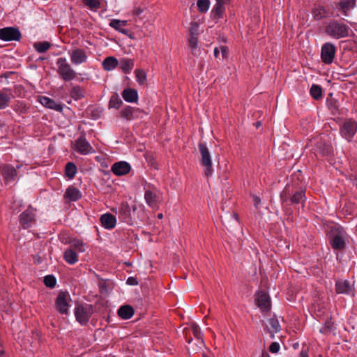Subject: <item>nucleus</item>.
<instances>
[{
  "label": "nucleus",
  "mask_w": 357,
  "mask_h": 357,
  "mask_svg": "<svg viewBox=\"0 0 357 357\" xmlns=\"http://www.w3.org/2000/svg\"><path fill=\"white\" fill-rule=\"evenodd\" d=\"M119 218L128 225L137 224L145 218L144 208L136 204L130 206L127 203H122L119 208Z\"/></svg>",
  "instance_id": "obj_1"
},
{
  "label": "nucleus",
  "mask_w": 357,
  "mask_h": 357,
  "mask_svg": "<svg viewBox=\"0 0 357 357\" xmlns=\"http://www.w3.org/2000/svg\"><path fill=\"white\" fill-rule=\"evenodd\" d=\"M324 31L326 34L335 39H340L349 37L351 29L350 27L339 21L331 20L324 26Z\"/></svg>",
  "instance_id": "obj_2"
},
{
  "label": "nucleus",
  "mask_w": 357,
  "mask_h": 357,
  "mask_svg": "<svg viewBox=\"0 0 357 357\" xmlns=\"http://www.w3.org/2000/svg\"><path fill=\"white\" fill-rule=\"evenodd\" d=\"M280 198L282 202L287 205L301 204L302 206L306 200L305 190L302 189L294 190L289 185H286L280 195Z\"/></svg>",
  "instance_id": "obj_3"
},
{
  "label": "nucleus",
  "mask_w": 357,
  "mask_h": 357,
  "mask_svg": "<svg viewBox=\"0 0 357 357\" xmlns=\"http://www.w3.org/2000/svg\"><path fill=\"white\" fill-rule=\"evenodd\" d=\"M328 238L331 245H346L351 243V238L346 231L340 227H333L328 233Z\"/></svg>",
  "instance_id": "obj_4"
},
{
  "label": "nucleus",
  "mask_w": 357,
  "mask_h": 357,
  "mask_svg": "<svg viewBox=\"0 0 357 357\" xmlns=\"http://www.w3.org/2000/svg\"><path fill=\"white\" fill-rule=\"evenodd\" d=\"M56 66L58 67V74L65 82H69L76 77L75 71L72 68L66 58H59L56 61Z\"/></svg>",
  "instance_id": "obj_5"
},
{
  "label": "nucleus",
  "mask_w": 357,
  "mask_h": 357,
  "mask_svg": "<svg viewBox=\"0 0 357 357\" xmlns=\"http://www.w3.org/2000/svg\"><path fill=\"white\" fill-rule=\"evenodd\" d=\"M198 146L201 154V164L205 167L204 174L206 176L208 177L213 172L212 161L209 150L203 143H199Z\"/></svg>",
  "instance_id": "obj_6"
},
{
  "label": "nucleus",
  "mask_w": 357,
  "mask_h": 357,
  "mask_svg": "<svg viewBox=\"0 0 357 357\" xmlns=\"http://www.w3.org/2000/svg\"><path fill=\"white\" fill-rule=\"evenodd\" d=\"M22 37L21 33L17 27H5L0 29V39L5 41H18Z\"/></svg>",
  "instance_id": "obj_7"
},
{
  "label": "nucleus",
  "mask_w": 357,
  "mask_h": 357,
  "mask_svg": "<svg viewBox=\"0 0 357 357\" xmlns=\"http://www.w3.org/2000/svg\"><path fill=\"white\" fill-rule=\"evenodd\" d=\"M336 52L335 46L331 43H326L321 50V59L326 64L333 63Z\"/></svg>",
  "instance_id": "obj_8"
},
{
  "label": "nucleus",
  "mask_w": 357,
  "mask_h": 357,
  "mask_svg": "<svg viewBox=\"0 0 357 357\" xmlns=\"http://www.w3.org/2000/svg\"><path fill=\"white\" fill-rule=\"evenodd\" d=\"M70 300L68 292L61 291L56 299V308L63 314H67L68 312V302Z\"/></svg>",
  "instance_id": "obj_9"
},
{
  "label": "nucleus",
  "mask_w": 357,
  "mask_h": 357,
  "mask_svg": "<svg viewBox=\"0 0 357 357\" xmlns=\"http://www.w3.org/2000/svg\"><path fill=\"white\" fill-rule=\"evenodd\" d=\"M357 130V123L351 119L347 120L341 128V134L347 139H351Z\"/></svg>",
  "instance_id": "obj_10"
},
{
  "label": "nucleus",
  "mask_w": 357,
  "mask_h": 357,
  "mask_svg": "<svg viewBox=\"0 0 357 357\" xmlns=\"http://www.w3.org/2000/svg\"><path fill=\"white\" fill-rule=\"evenodd\" d=\"M34 211L31 207H29L20 215V224L23 229H27L34 222Z\"/></svg>",
  "instance_id": "obj_11"
},
{
  "label": "nucleus",
  "mask_w": 357,
  "mask_h": 357,
  "mask_svg": "<svg viewBox=\"0 0 357 357\" xmlns=\"http://www.w3.org/2000/svg\"><path fill=\"white\" fill-rule=\"evenodd\" d=\"M255 301L257 306L262 311H269L271 308V303L269 296L264 292L259 291L255 294Z\"/></svg>",
  "instance_id": "obj_12"
},
{
  "label": "nucleus",
  "mask_w": 357,
  "mask_h": 357,
  "mask_svg": "<svg viewBox=\"0 0 357 357\" xmlns=\"http://www.w3.org/2000/svg\"><path fill=\"white\" fill-rule=\"evenodd\" d=\"M130 165L125 161H119L114 163L112 166V172L116 176L127 174L130 171Z\"/></svg>",
  "instance_id": "obj_13"
},
{
  "label": "nucleus",
  "mask_w": 357,
  "mask_h": 357,
  "mask_svg": "<svg viewBox=\"0 0 357 357\" xmlns=\"http://www.w3.org/2000/svg\"><path fill=\"white\" fill-rule=\"evenodd\" d=\"M0 172L6 182L14 181L17 176V170L10 165H2L0 167Z\"/></svg>",
  "instance_id": "obj_14"
},
{
  "label": "nucleus",
  "mask_w": 357,
  "mask_h": 357,
  "mask_svg": "<svg viewBox=\"0 0 357 357\" xmlns=\"http://www.w3.org/2000/svg\"><path fill=\"white\" fill-rule=\"evenodd\" d=\"M216 3L212 9L211 11V17L213 20L216 21L222 18L223 17V14L225 12L224 3L225 1H229V0H215Z\"/></svg>",
  "instance_id": "obj_15"
},
{
  "label": "nucleus",
  "mask_w": 357,
  "mask_h": 357,
  "mask_svg": "<svg viewBox=\"0 0 357 357\" xmlns=\"http://www.w3.org/2000/svg\"><path fill=\"white\" fill-rule=\"evenodd\" d=\"M335 289L337 294L354 295L353 284L347 280H340L336 282Z\"/></svg>",
  "instance_id": "obj_16"
},
{
  "label": "nucleus",
  "mask_w": 357,
  "mask_h": 357,
  "mask_svg": "<svg viewBox=\"0 0 357 357\" xmlns=\"http://www.w3.org/2000/svg\"><path fill=\"white\" fill-rule=\"evenodd\" d=\"M12 98H13V95L10 89L3 88L0 90V109L7 107Z\"/></svg>",
  "instance_id": "obj_17"
},
{
  "label": "nucleus",
  "mask_w": 357,
  "mask_h": 357,
  "mask_svg": "<svg viewBox=\"0 0 357 357\" xmlns=\"http://www.w3.org/2000/svg\"><path fill=\"white\" fill-rule=\"evenodd\" d=\"M339 10L345 16H348L349 11L356 6V0H340L337 3Z\"/></svg>",
  "instance_id": "obj_18"
},
{
  "label": "nucleus",
  "mask_w": 357,
  "mask_h": 357,
  "mask_svg": "<svg viewBox=\"0 0 357 357\" xmlns=\"http://www.w3.org/2000/svg\"><path fill=\"white\" fill-rule=\"evenodd\" d=\"M71 61L75 64H80L87 59V54L83 50L77 49L70 54Z\"/></svg>",
  "instance_id": "obj_19"
},
{
  "label": "nucleus",
  "mask_w": 357,
  "mask_h": 357,
  "mask_svg": "<svg viewBox=\"0 0 357 357\" xmlns=\"http://www.w3.org/2000/svg\"><path fill=\"white\" fill-rule=\"evenodd\" d=\"M100 220L102 223V225L108 229L114 228L116 223V217L111 213H105L102 215Z\"/></svg>",
  "instance_id": "obj_20"
},
{
  "label": "nucleus",
  "mask_w": 357,
  "mask_h": 357,
  "mask_svg": "<svg viewBox=\"0 0 357 357\" xmlns=\"http://www.w3.org/2000/svg\"><path fill=\"white\" fill-rule=\"evenodd\" d=\"M39 101L47 108L52 109L59 112H61L63 109L61 105L56 103L54 100L46 96H40L39 98Z\"/></svg>",
  "instance_id": "obj_21"
},
{
  "label": "nucleus",
  "mask_w": 357,
  "mask_h": 357,
  "mask_svg": "<svg viewBox=\"0 0 357 357\" xmlns=\"http://www.w3.org/2000/svg\"><path fill=\"white\" fill-rule=\"evenodd\" d=\"M121 96L125 101L128 102H135L138 99V93L135 89L128 88L124 89Z\"/></svg>",
  "instance_id": "obj_22"
},
{
  "label": "nucleus",
  "mask_w": 357,
  "mask_h": 357,
  "mask_svg": "<svg viewBox=\"0 0 357 357\" xmlns=\"http://www.w3.org/2000/svg\"><path fill=\"white\" fill-rule=\"evenodd\" d=\"M88 148H89V144L86 141L84 136H80L76 141H75V149L77 151L82 153V154H87L88 153Z\"/></svg>",
  "instance_id": "obj_23"
},
{
  "label": "nucleus",
  "mask_w": 357,
  "mask_h": 357,
  "mask_svg": "<svg viewBox=\"0 0 357 357\" xmlns=\"http://www.w3.org/2000/svg\"><path fill=\"white\" fill-rule=\"evenodd\" d=\"M61 242L63 244H69L70 245H82L83 242L77 238H73L68 233H61L59 235Z\"/></svg>",
  "instance_id": "obj_24"
},
{
  "label": "nucleus",
  "mask_w": 357,
  "mask_h": 357,
  "mask_svg": "<svg viewBox=\"0 0 357 357\" xmlns=\"http://www.w3.org/2000/svg\"><path fill=\"white\" fill-rule=\"evenodd\" d=\"M126 25L127 21L119 20L116 19H113L109 22L110 26L119 31V32L128 36L129 33V31L128 29H123V26Z\"/></svg>",
  "instance_id": "obj_25"
},
{
  "label": "nucleus",
  "mask_w": 357,
  "mask_h": 357,
  "mask_svg": "<svg viewBox=\"0 0 357 357\" xmlns=\"http://www.w3.org/2000/svg\"><path fill=\"white\" fill-rule=\"evenodd\" d=\"M119 64V61L114 56H108L102 63V68L106 71H111L115 69Z\"/></svg>",
  "instance_id": "obj_26"
},
{
  "label": "nucleus",
  "mask_w": 357,
  "mask_h": 357,
  "mask_svg": "<svg viewBox=\"0 0 357 357\" xmlns=\"http://www.w3.org/2000/svg\"><path fill=\"white\" fill-rule=\"evenodd\" d=\"M75 317L77 320L82 325H85L88 321L87 311L82 306H78L75 309Z\"/></svg>",
  "instance_id": "obj_27"
},
{
  "label": "nucleus",
  "mask_w": 357,
  "mask_h": 357,
  "mask_svg": "<svg viewBox=\"0 0 357 357\" xmlns=\"http://www.w3.org/2000/svg\"><path fill=\"white\" fill-rule=\"evenodd\" d=\"M316 151L321 155H328L331 153L332 147L326 142L320 141L317 144Z\"/></svg>",
  "instance_id": "obj_28"
},
{
  "label": "nucleus",
  "mask_w": 357,
  "mask_h": 357,
  "mask_svg": "<svg viewBox=\"0 0 357 357\" xmlns=\"http://www.w3.org/2000/svg\"><path fill=\"white\" fill-rule=\"evenodd\" d=\"M133 314L134 309L128 305H123L118 310V315L123 319H130Z\"/></svg>",
  "instance_id": "obj_29"
},
{
  "label": "nucleus",
  "mask_w": 357,
  "mask_h": 357,
  "mask_svg": "<svg viewBox=\"0 0 357 357\" xmlns=\"http://www.w3.org/2000/svg\"><path fill=\"white\" fill-rule=\"evenodd\" d=\"M269 326H266L268 333L271 334L272 338L274 337V333H278L280 331V325L278 320L275 318H271L268 319Z\"/></svg>",
  "instance_id": "obj_30"
},
{
  "label": "nucleus",
  "mask_w": 357,
  "mask_h": 357,
  "mask_svg": "<svg viewBox=\"0 0 357 357\" xmlns=\"http://www.w3.org/2000/svg\"><path fill=\"white\" fill-rule=\"evenodd\" d=\"M65 197L70 201H76L81 197V193L78 189L70 187L66 190Z\"/></svg>",
  "instance_id": "obj_31"
},
{
  "label": "nucleus",
  "mask_w": 357,
  "mask_h": 357,
  "mask_svg": "<svg viewBox=\"0 0 357 357\" xmlns=\"http://www.w3.org/2000/svg\"><path fill=\"white\" fill-rule=\"evenodd\" d=\"M134 63L132 60L129 59H122L120 61V67L124 73H130L132 70Z\"/></svg>",
  "instance_id": "obj_32"
},
{
  "label": "nucleus",
  "mask_w": 357,
  "mask_h": 357,
  "mask_svg": "<svg viewBox=\"0 0 357 357\" xmlns=\"http://www.w3.org/2000/svg\"><path fill=\"white\" fill-rule=\"evenodd\" d=\"M77 173V167L76 165L72 162H68L66 165V167H65V174L66 176L70 178V179H72L75 177V174Z\"/></svg>",
  "instance_id": "obj_33"
},
{
  "label": "nucleus",
  "mask_w": 357,
  "mask_h": 357,
  "mask_svg": "<svg viewBox=\"0 0 357 357\" xmlns=\"http://www.w3.org/2000/svg\"><path fill=\"white\" fill-rule=\"evenodd\" d=\"M64 259L68 263L73 264L77 261V253L72 249H67L64 252Z\"/></svg>",
  "instance_id": "obj_34"
},
{
  "label": "nucleus",
  "mask_w": 357,
  "mask_h": 357,
  "mask_svg": "<svg viewBox=\"0 0 357 357\" xmlns=\"http://www.w3.org/2000/svg\"><path fill=\"white\" fill-rule=\"evenodd\" d=\"M144 198L149 206L153 207L156 205L157 197L152 191L146 190L145 192Z\"/></svg>",
  "instance_id": "obj_35"
},
{
  "label": "nucleus",
  "mask_w": 357,
  "mask_h": 357,
  "mask_svg": "<svg viewBox=\"0 0 357 357\" xmlns=\"http://www.w3.org/2000/svg\"><path fill=\"white\" fill-rule=\"evenodd\" d=\"M29 107L22 101H16L13 106V110L18 114H25L29 110Z\"/></svg>",
  "instance_id": "obj_36"
},
{
  "label": "nucleus",
  "mask_w": 357,
  "mask_h": 357,
  "mask_svg": "<svg viewBox=\"0 0 357 357\" xmlns=\"http://www.w3.org/2000/svg\"><path fill=\"white\" fill-rule=\"evenodd\" d=\"M310 93L312 97L315 100H319L322 97V89L319 85L312 84Z\"/></svg>",
  "instance_id": "obj_37"
},
{
  "label": "nucleus",
  "mask_w": 357,
  "mask_h": 357,
  "mask_svg": "<svg viewBox=\"0 0 357 357\" xmlns=\"http://www.w3.org/2000/svg\"><path fill=\"white\" fill-rule=\"evenodd\" d=\"M33 47L38 52L44 53L50 48L51 44L47 41L38 42L34 43Z\"/></svg>",
  "instance_id": "obj_38"
},
{
  "label": "nucleus",
  "mask_w": 357,
  "mask_h": 357,
  "mask_svg": "<svg viewBox=\"0 0 357 357\" xmlns=\"http://www.w3.org/2000/svg\"><path fill=\"white\" fill-rule=\"evenodd\" d=\"M326 11L323 6H317L313 9L312 15L314 19L319 20L326 16Z\"/></svg>",
  "instance_id": "obj_39"
},
{
  "label": "nucleus",
  "mask_w": 357,
  "mask_h": 357,
  "mask_svg": "<svg viewBox=\"0 0 357 357\" xmlns=\"http://www.w3.org/2000/svg\"><path fill=\"white\" fill-rule=\"evenodd\" d=\"M93 158L95 161L100 164V167L104 168L107 167L106 155L104 153H100L98 155H93Z\"/></svg>",
  "instance_id": "obj_40"
},
{
  "label": "nucleus",
  "mask_w": 357,
  "mask_h": 357,
  "mask_svg": "<svg viewBox=\"0 0 357 357\" xmlns=\"http://www.w3.org/2000/svg\"><path fill=\"white\" fill-rule=\"evenodd\" d=\"M135 109L130 106H127L121 111V116L126 119L127 120H131L133 118V113Z\"/></svg>",
  "instance_id": "obj_41"
},
{
  "label": "nucleus",
  "mask_w": 357,
  "mask_h": 357,
  "mask_svg": "<svg viewBox=\"0 0 357 357\" xmlns=\"http://www.w3.org/2000/svg\"><path fill=\"white\" fill-rule=\"evenodd\" d=\"M197 6L199 12L206 13L209 8L210 1L209 0H198Z\"/></svg>",
  "instance_id": "obj_42"
},
{
  "label": "nucleus",
  "mask_w": 357,
  "mask_h": 357,
  "mask_svg": "<svg viewBox=\"0 0 357 357\" xmlns=\"http://www.w3.org/2000/svg\"><path fill=\"white\" fill-rule=\"evenodd\" d=\"M135 75L137 82L142 85L145 83L146 80V75L144 70L141 69H137L135 70Z\"/></svg>",
  "instance_id": "obj_43"
},
{
  "label": "nucleus",
  "mask_w": 357,
  "mask_h": 357,
  "mask_svg": "<svg viewBox=\"0 0 357 357\" xmlns=\"http://www.w3.org/2000/svg\"><path fill=\"white\" fill-rule=\"evenodd\" d=\"M122 104V100L119 98L117 94H115L112 96L109 100V106L111 107H114L118 109L121 105Z\"/></svg>",
  "instance_id": "obj_44"
},
{
  "label": "nucleus",
  "mask_w": 357,
  "mask_h": 357,
  "mask_svg": "<svg viewBox=\"0 0 357 357\" xmlns=\"http://www.w3.org/2000/svg\"><path fill=\"white\" fill-rule=\"evenodd\" d=\"M56 278L52 275H47L44 278V283L47 287H54L56 285Z\"/></svg>",
  "instance_id": "obj_45"
},
{
  "label": "nucleus",
  "mask_w": 357,
  "mask_h": 357,
  "mask_svg": "<svg viewBox=\"0 0 357 357\" xmlns=\"http://www.w3.org/2000/svg\"><path fill=\"white\" fill-rule=\"evenodd\" d=\"M191 329H192L194 336L196 338H197L198 340H199L201 343H202L203 340H202V332H201L200 328L198 326V325L196 324H192L191 325Z\"/></svg>",
  "instance_id": "obj_46"
},
{
  "label": "nucleus",
  "mask_w": 357,
  "mask_h": 357,
  "mask_svg": "<svg viewBox=\"0 0 357 357\" xmlns=\"http://www.w3.org/2000/svg\"><path fill=\"white\" fill-rule=\"evenodd\" d=\"M198 36H190L189 38V46L191 49H196L198 43Z\"/></svg>",
  "instance_id": "obj_47"
},
{
  "label": "nucleus",
  "mask_w": 357,
  "mask_h": 357,
  "mask_svg": "<svg viewBox=\"0 0 357 357\" xmlns=\"http://www.w3.org/2000/svg\"><path fill=\"white\" fill-rule=\"evenodd\" d=\"M198 24L195 22L191 23L190 29V36H198Z\"/></svg>",
  "instance_id": "obj_48"
},
{
  "label": "nucleus",
  "mask_w": 357,
  "mask_h": 357,
  "mask_svg": "<svg viewBox=\"0 0 357 357\" xmlns=\"http://www.w3.org/2000/svg\"><path fill=\"white\" fill-rule=\"evenodd\" d=\"M102 110L101 109H94L91 111V119H98L100 117Z\"/></svg>",
  "instance_id": "obj_49"
},
{
  "label": "nucleus",
  "mask_w": 357,
  "mask_h": 357,
  "mask_svg": "<svg viewBox=\"0 0 357 357\" xmlns=\"http://www.w3.org/2000/svg\"><path fill=\"white\" fill-rule=\"evenodd\" d=\"M280 350V345L278 342H272L269 347V351L271 353H278Z\"/></svg>",
  "instance_id": "obj_50"
},
{
  "label": "nucleus",
  "mask_w": 357,
  "mask_h": 357,
  "mask_svg": "<svg viewBox=\"0 0 357 357\" xmlns=\"http://www.w3.org/2000/svg\"><path fill=\"white\" fill-rule=\"evenodd\" d=\"M102 0H91V10H96L100 7Z\"/></svg>",
  "instance_id": "obj_51"
},
{
  "label": "nucleus",
  "mask_w": 357,
  "mask_h": 357,
  "mask_svg": "<svg viewBox=\"0 0 357 357\" xmlns=\"http://www.w3.org/2000/svg\"><path fill=\"white\" fill-rule=\"evenodd\" d=\"M72 96L76 99L80 98L82 96V92L79 89L74 88L72 91Z\"/></svg>",
  "instance_id": "obj_52"
},
{
  "label": "nucleus",
  "mask_w": 357,
  "mask_h": 357,
  "mask_svg": "<svg viewBox=\"0 0 357 357\" xmlns=\"http://www.w3.org/2000/svg\"><path fill=\"white\" fill-rule=\"evenodd\" d=\"M98 285H99L100 292H102V293L107 292V284H106V282L105 280L100 281Z\"/></svg>",
  "instance_id": "obj_53"
},
{
  "label": "nucleus",
  "mask_w": 357,
  "mask_h": 357,
  "mask_svg": "<svg viewBox=\"0 0 357 357\" xmlns=\"http://www.w3.org/2000/svg\"><path fill=\"white\" fill-rule=\"evenodd\" d=\"M252 197L254 205H255V208H257L259 205L261 204V199L258 196L255 195H252Z\"/></svg>",
  "instance_id": "obj_54"
},
{
  "label": "nucleus",
  "mask_w": 357,
  "mask_h": 357,
  "mask_svg": "<svg viewBox=\"0 0 357 357\" xmlns=\"http://www.w3.org/2000/svg\"><path fill=\"white\" fill-rule=\"evenodd\" d=\"M127 284L129 285H137L138 282L134 277H129L127 280Z\"/></svg>",
  "instance_id": "obj_55"
},
{
  "label": "nucleus",
  "mask_w": 357,
  "mask_h": 357,
  "mask_svg": "<svg viewBox=\"0 0 357 357\" xmlns=\"http://www.w3.org/2000/svg\"><path fill=\"white\" fill-rule=\"evenodd\" d=\"M325 326H326V329H324V331L321 330V333L325 332L326 330L331 331L332 328V324L329 321H327L325 323Z\"/></svg>",
  "instance_id": "obj_56"
},
{
  "label": "nucleus",
  "mask_w": 357,
  "mask_h": 357,
  "mask_svg": "<svg viewBox=\"0 0 357 357\" xmlns=\"http://www.w3.org/2000/svg\"><path fill=\"white\" fill-rule=\"evenodd\" d=\"M300 357H308V355L305 351L302 350V351L300 354Z\"/></svg>",
  "instance_id": "obj_57"
},
{
  "label": "nucleus",
  "mask_w": 357,
  "mask_h": 357,
  "mask_svg": "<svg viewBox=\"0 0 357 357\" xmlns=\"http://www.w3.org/2000/svg\"><path fill=\"white\" fill-rule=\"evenodd\" d=\"M221 50H222V56H225L227 54V48L225 47H222Z\"/></svg>",
  "instance_id": "obj_58"
},
{
  "label": "nucleus",
  "mask_w": 357,
  "mask_h": 357,
  "mask_svg": "<svg viewBox=\"0 0 357 357\" xmlns=\"http://www.w3.org/2000/svg\"><path fill=\"white\" fill-rule=\"evenodd\" d=\"M34 261H35V263H36V264H39V263H40V262H41V258H40V257H35V258H34Z\"/></svg>",
  "instance_id": "obj_59"
},
{
  "label": "nucleus",
  "mask_w": 357,
  "mask_h": 357,
  "mask_svg": "<svg viewBox=\"0 0 357 357\" xmlns=\"http://www.w3.org/2000/svg\"><path fill=\"white\" fill-rule=\"evenodd\" d=\"M0 357H6L4 351L0 348Z\"/></svg>",
  "instance_id": "obj_60"
},
{
  "label": "nucleus",
  "mask_w": 357,
  "mask_h": 357,
  "mask_svg": "<svg viewBox=\"0 0 357 357\" xmlns=\"http://www.w3.org/2000/svg\"><path fill=\"white\" fill-rule=\"evenodd\" d=\"M232 217H234V218L235 219V220H236V222H238V214H237V213H233V215H232Z\"/></svg>",
  "instance_id": "obj_61"
},
{
  "label": "nucleus",
  "mask_w": 357,
  "mask_h": 357,
  "mask_svg": "<svg viewBox=\"0 0 357 357\" xmlns=\"http://www.w3.org/2000/svg\"><path fill=\"white\" fill-rule=\"evenodd\" d=\"M218 54H219V51H218V48H215V50H214V55H215V56L218 57Z\"/></svg>",
  "instance_id": "obj_62"
},
{
  "label": "nucleus",
  "mask_w": 357,
  "mask_h": 357,
  "mask_svg": "<svg viewBox=\"0 0 357 357\" xmlns=\"http://www.w3.org/2000/svg\"><path fill=\"white\" fill-rule=\"evenodd\" d=\"M83 3H84L85 6L89 7V0H83Z\"/></svg>",
  "instance_id": "obj_63"
},
{
  "label": "nucleus",
  "mask_w": 357,
  "mask_h": 357,
  "mask_svg": "<svg viewBox=\"0 0 357 357\" xmlns=\"http://www.w3.org/2000/svg\"><path fill=\"white\" fill-rule=\"evenodd\" d=\"M255 125L256 128H259L261 126V122L257 121Z\"/></svg>",
  "instance_id": "obj_64"
}]
</instances>
